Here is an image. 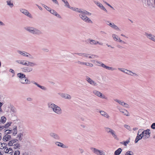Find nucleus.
<instances>
[{"label":"nucleus","instance_id":"nucleus-1","mask_svg":"<svg viewBox=\"0 0 155 155\" xmlns=\"http://www.w3.org/2000/svg\"><path fill=\"white\" fill-rule=\"evenodd\" d=\"M48 108L52 109L53 111L58 115H60L62 113V110L61 108L54 104L48 103Z\"/></svg>","mask_w":155,"mask_h":155},{"label":"nucleus","instance_id":"nucleus-2","mask_svg":"<svg viewBox=\"0 0 155 155\" xmlns=\"http://www.w3.org/2000/svg\"><path fill=\"white\" fill-rule=\"evenodd\" d=\"M24 29L33 35H40L43 34L41 30L33 27L26 26L24 28Z\"/></svg>","mask_w":155,"mask_h":155},{"label":"nucleus","instance_id":"nucleus-3","mask_svg":"<svg viewBox=\"0 0 155 155\" xmlns=\"http://www.w3.org/2000/svg\"><path fill=\"white\" fill-rule=\"evenodd\" d=\"M17 76L20 79V82L22 84H27L28 80L26 78L25 75L21 73L17 74Z\"/></svg>","mask_w":155,"mask_h":155},{"label":"nucleus","instance_id":"nucleus-4","mask_svg":"<svg viewBox=\"0 0 155 155\" xmlns=\"http://www.w3.org/2000/svg\"><path fill=\"white\" fill-rule=\"evenodd\" d=\"M80 13L81 14L79 15V16L82 20L86 22L93 23V22L91 20L85 15L86 14H84L83 13Z\"/></svg>","mask_w":155,"mask_h":155},{"label":"nucleus","instance_id":"nucleus-5","mask_svg":"<svg viewBox=\"0 0 155 155\" xmlns=\"http://www.w3.org/2000/svg\"><path fill=\"white\" fill-rule=\"evenodd\" d=\"M90 149L94 153L97 155H105L104 152L102 150L93 147H91Z\"/></svg>","mask_w":155,"mask_h":155},{"label":"nucleus","instance_id":"nucleus-6","mask_svg":"<svg viewBox=\"0 0 155 155\" xmlns=\"http://www.w3.org/2000/svg\"><path fill=\"white\" fill-rule=\"evenodd\" d=\"M143 134H144V137L143 138L144 140L148 138L150 136V130L147 129L146 130H143Z\"/></svg>","mask_w":155,"mask_h":155},{"label":"nucleus","instance_id":"nucleus-7","mask_svg":"<svg viewBox=\"0 0 155 155\" xmlns=\"http://www.w3.org/2000/svg\"><path fill=\"white\" fill-rule=\"evenodd\" d=\"M93 93L94 94L96 95L97 96L100 97L105 99H107V97L105 96L104 95L98 91H97L96 90H94L93 91Z\"/></svg>","mask_w":155,"mask_h":155},{"label":"nucleus","instance_id":"nucleus-8","mask_svg":"<svg viewBox=\"0 0 155 155\" xmlns=\"http://www.w3.org/2000/svg\"><path fill=\"white\" fill-rule=\"evenodd\" d=\"M145 35L147 38L155 42V36L154 35L147 32L145 33Z\"/></svg>","mask_w":155,"mask_h":155},{"label":"nucleus","instance_id":"nucleus-9","mask_svg":"<svg viewBox=\"0 0 155 155\" xmlns=\"http://www.w3.org/2000/svg\"><path fill=\"white\" fill-rule=\"evenodd\" d=\"M118 69L119 70L121 71H122L124 73H125L129 75L132 76L133 75L131 74L132 73L133 74H135L136 76H137V74L134 73L133 72H132L131 71H129L127 69H123V68H118Z\"/></svg>","mask_w":155,"mask_h":155},{"label":"nucleus","instance_id":"nucleus-10","mask_svg":"<svg viewBox=\"0 0 155 155\" xmlns=\"http://www.w3.org/2000/svg\"><path fill=\"white\" fill-rule=\"evenodd\" d=\"M86 81L90 84L94 86H96L97 85V84L93 80H92L88 76H86Z\"/></svg>","mask_w":155,"mask_h":155},{"label":"nucleus","instance_id":"nucleus-11","mask_svg":"<svg viewBox=\"0 0 155 155\" xmlns=\"http://www.w3.org/2000/svg\"><path fill=\"white\" fill-rule=\"evenodd\" d=\"M88 40L89 41V43L92 45H96L97 44H98L101 45H102L103 44V43H100L98 41H97L91 39L90 38L88 39Z\"/></svg>","mask_w":155,"mask_h":155},{"label":"nucleus","instance_id":"nucleus-12","mask_svg":"<svg viewBox=\"0 0 155 155\" xmlns=\"http://www.w3.org/2000/svg\"><path fill=\"white\" fill-rule=\"evenodd\" d=\"M20 11L23 14H25V15L28 16L30 18H32V16L30 13L26 9H20Z\"/></svg>","mask_w":155,"mask_h":155},{"label":"nucleus","instance_id":"nucleus-13","mask_svg":"<svg viewBox=\"0 0 155 155\" xmlns=\"http://www.w3.org/2000/svg\"><path fill=\"white\" fill-rule=\"evenodd\" d=\"M49 135L51 137L55 140H59L60 139L59 136L56 133L51 132L50 133Z\"/></svg>","mask_w":155,"mask_h":155},{"label":"nucleus","instance_id":"nucleus-14","mask_svg":"<svg viewBox=\"0 0 155 155\" xmlns=\"http://www.w3.org/2000/svg\"><path fill=\"white\" fill-rule=\"evenodd\" d=\"M21 69L22 71L24 72H30L33 70V68L31 67H29V66L23 68Z\"/></svg>","mask_w":155,"mask_h":155},{"label":"nucleus","instance_id":"nucleus-15","mask_svg":"<svg viewBox=\"0 0 155 155\" xmlns=\"http://www.w3.org/2000/svg\"><path fill=\"white\" fill-rule=\"evenodd\" d=\"M107 25L116 30L120 31V29L113 23H109V24H107Z\"/></svg>","mask_w":155,"mask_h":155},{"label":"nucleus","instance_id":"nucleus-16","mask_svg":"<svg viewBox=\"0 0 155 155\" xmlns=\"http://www.w3.org/2000/svg\"><path fill=\"white\" fill-rule=\"evenodd\" d=\"M95 3L97 5V6L100 7L101 9L104 10L106 12H107V10L101 3L96 2H95Z\"/></svg>","mask_w":155,"mask_h":155},{"label":"nucleus","instance_id":"nucleus-17","mask_svg":"<svg viewBox=\"0 0 155 155\" xmlns=\"http://www.w3.org/2000/svg\"><path fill=\"white\" fill-rule=\"evenodd\" d=\"M17 141H18L17 139H14L13 140H11L8 142V145L9 147L12 146L15 144V143L17 142Z\"/></svg>","mask_w":155,"mask_h":155},{"label":"nucleus","instance_id":"nucleus-18","mask_svg":"<svg viewBox=\"0 0 155 155\" xmlns=\"http://www.w3.org/2000/svg\"><path fill=\"white\" fill-rule=\"evenodd\" d=\"M5 135L4 136L2 140L4 141H7L11 139V135L8 134H5Z\"/></svg>","mask_w":155,"mask_h":155},{"label":"nucleus","instance_id":"nucleus-19","mask_svg":"<svg viewBox=\"0 0 155 155\" xmlns=\"http://www.w3.org/2000/svg\"><path fill=\"white\" fill-rule=\"evenodd\" d=\"M32 83L43 90L46 91L47 89L45 87L40 85L38 84L37 83L35 82V81H32Z\"/></svg>","mask_w":155,"mask_h":155},{"label":"nucleus","instance_id":"nucleus-20","mask_svg":"<svg viewBox=\"0 0 155 155\" xmlns=\"http://www.w3.org/2000/svg\"><path fill=\"white\" fill-rule=\"evenodd\" d=\"M50 10L49 12L53 14L54 15H55L58 18H61V16L59 14H58L54 10L51 9Z\"/></svg>","mask_w":155,"mask_h":155},{"label":"nucleus","instance_id":"nucleus-21","mask_svg":"<svg viewBox=\"0 0 155 155\" xmlns=\"http://www.w3.org/2000/svg\"><path fill=\"white\" fill-rule=\"evenodd\" d=\"M61 96L62 97L68 99H71V96L70 95L67 94L62 93L61 94Z\"/></svg>","mask_w":155,"mask_h":155},{"label":"nucleus","instance_id":"nucleus-22","mask_svg":"<svg viewBox=\"0 0 155 155\" xmlns=\"http://www.w3.org/2000/svg\"><path fill=\"white\" fill-rule=\"evenodd\" d=\"M99 112L101 114L102 116H103L107 118H109V116L105 111L102 110H100Z\"/></svg>","mask_w":155,"mask_h":155},{"label":"nucleus","instance_id":"nucleus-23","mask_svg":"<svg viewBox=\"0 0 155 155\" xmlns=\"http://www.w3.org/2000/svg\"><path fill=\"white\" fill-rule=\"evenodd\" d=\"M120 111L122 113L124 114L126 116H129V114L128 112L126 110L124 109H120Z\"/></svg>","mask_w":155,"mask_h":155},{"label":"nucleus","instance_id":"nucleus-24","mask_svg":"<svg viewBox=\"0 0 155 155\" xmlns=\"http://www.w3.org/2000/svg\"><path fill=\"white\" fill-rule=\"evenodd\" d=\"M101 66H102L103 68L107 69L109 70H111L113 71L114 70V68H113L112 67H109L108 66H107L105 65L104 64L101 63Z\"/></svg>","mask_w":155,"mask_h":155},{"label":"nucleus","instance_id":"nucleus-25","mask_svg":"<svg viewBox=\"0 0 155 155\" xmlns=\"http://www.w3.org/2000/svg\"><path fill=\"white\" fill-rule=\"evenodd\" d=\"M17 52L23 56L28 57V53L24 51H21L19 50H18L17 51Z\"/></svg>","mask_w":155,"mask_h":155},{"label":"nucleus","instance_id":"nucleus-26","mask_svg":"<svg viewBox=\"0 0 155 155\" xmlns=\"http://www.w3.org/2000/svg\"><path fill=\"white\" fill-rule=\"evenodd\" d=\"M55 144L59 147H61L64 148L65 147V145H64L62 143L59 142H56L55 143Z\"/></svg>","mask_w":155,"mask_h":155},{"label":"nucleus","instance_id":"nucleus-27","mask_svg":"<svg viewBox=\"0 0 155 155\" xmlns=\"http://www.w3.org/2000/svg\"><path fill=\"white\" fill-rule=\"evenodd\" d=\"M122 151V149L121 148H119L115 151L114 155H119L121 153Z\"/></svg>","mask_w":155,"mask_h":155},{"label":"nucleus","instance_id":"nucleus-28","mask_svg":"<svg viewBox=\"0 0 155 155\" xmlns=\"http://www.w3.org/2000/svg\"><path fill=\"white\" fill-rule=\"evenodd\" d=\"M115 132L113 130H112L110 131V132H109V133H110L111 134H112V136L115 139L118 140V138H117V136L115 134Z\"/></svg>","mask_w":155,"mask_h":155},{"label":"nucleus","instance_id":"nucleus-29","mask_svg":"<svg viewBox=\"0 0 155 155\" xmlns=\"http://www.w3.org/2000/svg\"><path fill=\"white\" fill-rule=\"evenodd\" d=\"M11 123L8 122L5 124L4 126H0V128H1L2 129H3L4 128H7L9 127L11 125Z\"/></svg>","mask_w":155,"mask_h":155},{"label":"nucleus","instance_id":"nucleus-30","mask_svg":"<svg viewBox=\"0 0 155 155\" xmlns=\"http://www.w3.org/2000/svg\"><path fill=\"white\" fill-rule=\"evenodd\" d=\"M28 62V66H30L31 67H33L34 66H36L37 65V64L28 61H27Z\"/></svg>","mask_w":155,"mask_h":155},{"label":"nucleus","instance_id":"nucleus-31","mask_svg":"<svg viewBox=\"0 0 155 155\" xmlns=\"http://www.w3.org/2000/svg\"><path fill=\"white\" fill-rule=\"evenodd\" d=\"M14 127V128L13 129V132L12 134L13 135L15 136L17 133V127L16 126H15Z\"/></svg>","mask_w":155,"mask_h":155},{"label":"nucleus","instance_id":"nucleus-32","mask_svg":"<svg viewBox=\"0 0 155 155\" xmlns=\"http://www.w3.org/2000/svg\"><path fill=\"white\" fill-rule=\"evenodd\" d=\"M14 146L13 147V148L14 149H16L17 148L20 149L19 147H20V144L18 143H16V144H14L13 145Z\"/></svg>","mask_w":155,"mask_h":155},{"label":"nucleus","instance_id":"nucleus-33","mask_svg":"<svg viewBox=\"0 0 155 155\" xmlns=\"http://www.w3.org/2000/svg\"><path fill=\"white\" fill-rule=\"evenodd\" d=\"M8 5H9L11 8H12L14 6L13 3L11 2V0H8L6 2Z\"/></svg>","mask_w":155,"mask_h":155},{"label":"nucleus","instance_id":"nucleus-34","mask_svg":"<svg viewBox=\"0 0 155 155\" xmlns=\"http://www.w3.org/2000/svg\"><path fill=\"white\" fill-rule=\"evenodd\" d=\"M6 118L4 116H2L1 117V120H0V121L3 124L5 123L6 121Z\"/></svg>","mask_w":155,"mask_h":155},{"label":"nucleus","instance_id":"nucleus-35","mask_svg":"<svg viewBox=\"0 0 155 155\" xmlns=\"http://www.w3.org/2000/svg\"><path fill=\"white\" fill-rule=\"evenodd\" d=\"M13 152L14 153H12L11 155H19L20 154V152L18 150L14 151Z\"/></svg>","mask_w":155,"mask_h":155},{"label":"nucleus","instance_id":"nucleus-36","mask_svg":"<svg viewBox=\"0 0 155 155\" xmlns=\"http://www.w3.org/2000/svg\"><path fill=\"white\" fill-rule=\"evenodd\" d=\"M112 37L114 40L115 41H117L119 37L116 35L113 34L112 35Z\"/></svg>","mask_w":155,"mask_h":155},{"label":"nucleus","instance_id":"nucleus-37","mask_svg":"<svg viewBox=\"0 0 155 155\" xmlns=\"http://www.w3.org/2000/svg\"><path fill=\"white\" fill-rule=\"evenodd\" d=\"M23 136V134L22 133H20L17 135V137L18 138V140L21 141L22 139V137Z\"/></svg>","mask_w":155,"mask_h":155},{"label":"nucleus","instance_id":"nucleus-38","mask_svg":"<svg viewBox=\"0 0 155 155\" xmlns=\"http://www.w3.org/2000/svg\"><path fill=\"white\" fill-rule=\"evenodd\" d=\"M5 131V134H10L12 133V130H5V129L4 130Z\"/></svg>","mask_w":155,"mask_h":155},{"label":"nucleus","instance_id":"nucleus-39","mask_svg":"<svg viewBox=\"0 0 155 155\" xmlns=\"http://www.w3.org/2000/svg\"><path fill=\"white\" fill-rule=\"evenodd\" d=\"M125 155H134V153L131 151H128L125 153Z\"/></svg>","mask_w":155,"mask_h":155},{"label":"nucleus","instance_id":"nucleus-40","mask_svg":"<svg viewBox=\"0 0 155 155\" xmlns=\"http://www.w3.org/2000/svg\"><path fill=\"white\" fill-rule=\"evenodd\" d=\"M83 10V9H79L78 8H75V11L76 12H78L80 13H82Z\"/></svg>","mask_w":155,"mask_h":155},{"label":"nucleus","instance_id":"nucleus-41","mask_svg":"<svg viewBox=\"0 0 155 155\" xmlns=\"http://www.w3.org/2000/svg\"><path fill=\"white\" fill-rule=\"evenodd\" d=\"M82 13H84V14H86V15H91V13L84 9H83Z\"/></svg>","mask_w":155,"mask_h":155},{"label":"nucleus","instance_id":"nucleus-42","mask_svg":"<svg viewBox=\"0 0 155 155\" xmlns=\"http://www.w3.org/2000/svg\"><path fill=\"white\" fill-rule=\"evenodd\" d=\"M105 129L106 131L108 133H109V132H110V131L112 130L110 128L107 127H105Z\"/></svg>","mask_w":155,"mask_h":155},{"label":"nucleus","instance_id":"nucleus-43","mask_svg":"<svg viewBox=\"0 0 155 155\" xmlns=\"http://www.w3.org/2000/svg\"><path fill=\"white\" fill-rule=\"evenodd\" d=\"M129 139H130V138H129ZM130 142V140H127L126 141L124 142V143H123L122 142H121V143L123 144L124 146H126L127 145V144L128 143Z\"/></svg>","mask_w":155,"mask_h":155},{"label":"nucleus","instance_id":"nucleus-44","mask_svg":"<svg viewBox=\"0 0 155 155\" xmlns=\"http://www.w3.org/2000/svg\"><path fill=\"white\" fill-rule=\"evenodd\" d=\"M4 151L5 153H9L8 148L7 147H5L4 148Z\"/></svg>","mask_w":155,"mask_h":155},{"label":"nucleus","instance_id":"nucleus-45","mask_svg":"<svg viewBox=\"0 0 155 155\" xmlns=\"http://www.w3.org/2000/svg\"><path fill=\"white\" fill-rule=\"evenodd\" d=\"M15 61L16 62H17V63H18L22 64H23V62H24L25 61L24 60L21 61V60H17Z\"/></svg>","mask_w":155,"mask_h":155},{"label":"nucleus","instance_id":"nucleus-46","mask_svg":"<svg viewBox=\"0 0 155 155\" xmlns=\"http://www.w3.org/2000/svg\"><path fill=\"white\" fill-rule=\"evenodd\" d=\"M8 150H9V153H11V154H12V153H13V151L12 148V147H9L8 148Z\"/></svg>","mask_w":155,"mask_h":155},{"label":"nucleus","instance_id":"nucleus-47","mask_svg":"<svg viewBox=\"0 0 155 155\" xmlns=\"http://www.w3.org/2000/svg\"><path fill=\"white\" fill-rule=\"evenodd\" d=\"M114 101L117 102L119 104H120L121 105V104H122V102L119 100L116 99L114 100Z\"/></svg>","mask_w":155,"mask_h":155},{"label":"nucleus","instance_id":"nucleus-48","mask_svg":"<svg viewBox=\"0 0 155 155\" xmlns=\"http://www.w3.org/2000/svg\"><path fill=\"white\" fill-rule=\"evenodd\" d=\"M151 127L153 129H155V123H153L151 126Z\"/></svg>","mask_w":155,"mask_h":155},{"label":"nucleus","instance_id":"nucleus-49","mask_svg":"<svg viewBox=\"0 0 155 155\" xmlns=\"http://www.w3.org/2000/svg\"><path fill=\"white\" fill-rule=\"evenodd\" d=\"M138 136H139L141 139H142L143 137H144V134H143V132H142V133L140 134H139Z\"/></svg>","mask_w":155,"mask_h":155},{"label":"nucleus","instance_id":"nucleus-50","mask_svg":"<svg viewBox=\"0 0 155 155\" xmlns=\"http://www.w3.org/2000/svg\"><path fill=\"white\" fill-rule=\"evenodd\" d=\"M28 57L30 59H34V57L29 53H28Z\"/></svg>","mask_w":155,"mask_h":155},{"label":"nucleus","instance_id":"nucleus-51","mask_svg":"<svg viewBox=\"0 0 155 155\" xmlns=\"http://www.w3.org/2000/svg\"><path fill=\"white\" fill-rule=\"evenodd\" d=\"M44 7L49 12L50 10L51 9V8H50L48 7L47 6L44 5Z\"/></svg>","mask_w":155,"mask_h":155},{"label":"nucleus","instance_id":"nucleus-52","mask_svg":"<svg viewBox=\"0 0 155 155\" xmlns=\"http://www.w3.org/2000/svg\"><path fill=\"white\" fill-rule=\"evenodd\" d=\"M73 54H77V55H78L80 56H83V54H83V53H73Z\"/></svg>","mask_w":155,"mask_h":155},{"label":"nucleus","instance_id":"nucleus-53","mask_svg":"<svg viewBox=\"0 0 155 155\" xmlns=\"http://www.w3.org/2000/svg\"><path fill=\"white\" fill-rule=\"evenodd\" d=\"M124 127L128 130H129L130 128V126L126 124L124 125Z\"/></svg>","mask_w":155,"mask_h":155},{"label":"nucleus","instance_id":"nucleus-54","mask_svg":"<svg viewBox=\"0 0 155 155\" xmlns=\"http://www.w3.org/2000/svg\"><path fill=\"white\" fill-rule=\"evenodd\" d=\"M5 147L3 146L2 143H0V149H4Z\"/></svg>","mask_w":155,"mask_h":155},{"label":"nucleus","instance_id":"nucleus-55","mask_svg":"<svg viewBox=\"0 0 155 155\" xmlns=\"http://www.w3.org/2000/svg\"><path fill=\"white\" fill-rule=\"evenodd\" d=\"M3 103H2L0 102V112H2V110L1 108L2 106L3 105Z\"/></svg>","mask_w":155,"mask_h":155},{"label":"nucleus","instance_id":"nucleus-56","mask_svg":"<svg viewBox=\"0 0 155 155\" xmlns=\"http://www.w3.org/2000/svg\"><path fill=\"white\" fill-rule=\"evenodd\" d=\"M79 150L80 151V153H82L84 152V150L83 149H81V148H79Z\"/></svg>","mask_w":155,"mask_h":155},{"label":"nucleus","instance_id":"nucleus-57","mask_svg":"<svg viewBox=\"0 0 155 155\" xmlns=\"http://www.w3.org/2000/svg\"><path fill=\"white\" fill-rule=\"evenodd\" d=\"M139 134H137V135L136 137V138L138 140H140L141 139H142L140 138V137L139 136H138Z\"/></svg>","mask_w":155,"mask_h":155},{"label":"nucleus","instance_id":"nucleus-58","mask_svg":"<svg viewBox=\"0 0 155 155\" xmlns=\"http://www.w3.org/2000/svg\"><path fill=\"white\" fill-rule=\"evenodd\" d=\"M52 1L53 2L55 3L56 4H57L58 5H59V4H58V2L57 1V0H52Z\"/></svg>","mask_w":155,"mask_h":155},{"label":"nucleus","instance_id":"nucleus-59","mask_svg":"<svg viewBox=\"0 0 155 155\" xmlns=\"http://www.w3.org/2000/svg\"><path fill=\"white\" fill-rule=\"evenodd\" d=\"M124 107L127 108H129L130 107L128 104L126 103L125 104Z\"/></svg>","mask_w":155,"mask_h":155},{"label":"nucleus","instance_id":"nucleus-60","mask_svg":"<svg viewBox=\"0 0 155 155\" xmlns=\"http://www.w3.org/2000/svg\"><path fill=\"white\" fill-rule=\"evenodd\" d=\"M2 143L4 147H7V146L8 145V144H7V143Z\"/></svg>","mask_w":155,"mask_h":155},{"label":"nucleus","instance_id":"nucleus-61","mask_svg":"<svg viewBox=\"0 0 155 155\" xmlns=\"http://www.w3.org/2000/svg\"><path fill=\"white\" fill-rule=\"evenodd\" d=\"M100 33L101 34H104V35L107 34V33L103 31H100Z\"/></svg>","mask_w":155,"mask_h":155},{"label":"nucleus","instance_id":"nucleus-62","mask_svg":"<svg viewBox=\"0 0 155 155\" xmlns=\"http://www.w3.org/2000/svg\"><path fill=\"white\" fill-rule=\"evenodd\" d=\"M22 155H28V152H25L22 153Z\"/></svg>","mask_w":155,"mask_h":155},{"label":"nucleus","instance_id":"nucleus-63","mask_svg":"<svg viewBox=\"0 0 155 155\" xmlns=\"http://www.w3.org/2000/svg\"><path fill=\"white\" fill-rule=\"evenodd\" d=\"M117 48H120V49L123 48V47H122V46H120V45H117Z\"/></svg>","mask_w":155,"mask_h":155},{"label":"nucleus","instance_id":"nucleus-64","mask_svg":"<svg viewBox=\"0 0 155 155\" xmlns=\"http://www.w3.org/2000/svg\"><path fill=\"white\" fill-rule=\"evenodd\" d=\"M43 50L46 52H48L49 51L48 49L47 48H44L43 49Z\"/></svg>","mask_w":155,"mask_h":155}]
</instances>
